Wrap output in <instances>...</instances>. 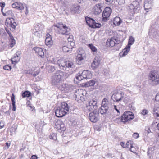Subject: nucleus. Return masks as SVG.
<instances>
[{"mask_svg": "<svg viewBox=\"0 0 159 159\" xmlns=\"http://www.w3.org/2000/svg\"><path fill=\"white\" fill-rule=\"evenodd\" d=\"M101 59L100 58L96 57L94 59L93 62L91 64V67L93 69L98 68L100 64Z\"/></svg>", "mask_w": 159, "mask_h": 159, "instance_id": "nucleus-15", "label": "nucleus"}, {"mask_svg": "<svg viewBox=\"0 0 159 159\" xmlns=\"http://www.w3.org/2000/svg\"><path fill=\"white\" fill-rule=\"evenodd\" d=\"M88 46L93 52H96L97 49L92 44H89Z\"/></svg>", "mask_w": 159, "mask_h": 159, "instance_id": "nucleus-43", "label": "nucleus"}, {"mask_svg": "<svg viewBox=\"0 0 159 159\" xmlns=\"http://www.w3.org/2000/svg\"><path fill=\"white\" fill-rule=\"evenodd\" d=\"M12 105L13 106L12 110L13 111H16V108L15 105V102H12Z\"/></svg>", "mask_w": 159, "mask_h": 159, "instance_id": "nucleus-63", "label": "nucleus"}, {"mask_svg": "<svg viewBox=\"0 0 159 159\" xmlns=\"http://www.w3.org/2000/svg\"><path fill=\"white\" fill-rule=\"evenodd\" d=\"M55 26L58 28V31L60 34L68 35L70 33V29L63 24L58 23Z\"/></svg>", "mask_w": 159, "mask_h": 159, "instance_id": "nucleus-5", "label": "nucleus"}, {"mask_svg": "<svg viewBox=\"0 0 159 159\" xmlns=\"http://www.w3.org/2000/svg\"><path fill=\"white\" fill-rule=\"evenodd\" d=\"M108 100L105 98L103 99L102 103L101 106L105 107H109L108 106Z\"/></svg>", "mask_w": 159, "mask_h": 159, "instance_id": "nucleus-38", "label": "nucleus"}, {"mask_svg": "<svg viewBox=\"0 0 159 159\" xmlns=\"http://www.w3.org/2000/svg\"><path fill=\"white\" fill-rule=\"evenodd\" d=\"M5 11L4 12L3 11H1L4 16H7L12 15L13 14V12L11 10H7L6 9H5Z\"/></svg>", "mask_w": 159, "mask_h": 159, "instance_id": "nucleus-30", "label": "nucleus"}, {"mask_svg": "<svg viewBox=\"0 0 159 159\" xmlns=\"http://www.w3.org/2000/svg\"><path fill=\"white\" fill-rule=\"evenodd\" d=\"M108 108L109 107H107L101 106L100 108L99 109L98 111L101 114H103L107 112Z\"/></svg>", "mask_w": 159, "mask_h": 159, "instance_id": "nucleus-32", "label": "nucleus"}, {"mask_svg": "<svg viewBox=\"0 0 159 159\" xmlns=\"http://www.w3.org/2000/svg\"><path fill=\"white\" fill-rule=\"evenodd\" d=\"M45 43L49 47H51L53 45V43L52 39L51 36L49 34L46 35Z\"/></svg>", "mask_w": 159, "mask_h": 159, "instance_id": "nucleus-17", "label": "nucleus"}, {"mask_svg": "<svg viewBox=\"0 0 159 159\" xmlns=\"http://www.w3.org/2000/svg\"><path fill=\"white\" fill-rule=\"evenodd\" d=\"M122 22V20L119 17H116L114 19L113 24L115 26L120 25Z\"/></svg>", "mask_w": 159, "mask_h": 159, "instance_id": "nucleus-29", "label": "nucleus"}, {"mask_svg": "<svg viewBox=\"0 0 159 159\" xmlns=\"http://www.w3.org/2000/svg\"><path fill=\"white\" fill-rule=\"evenodd\" d=\"M61 69L66 70L67 68H73L75 67V65L72 61H66L64 59L58 60L57 62Z\"/></svg>", "mask_w": 159, "mask_h": 159, "instance_id": "nucleus-3", "label": "nucleus"}, {"mask_svg": "<svg viewBox=\"0 0 159 159\" xmlns=\"http://www.w3.org/2000/svg\"><path fill=\"white\" fill-rule=\"evenodd\" d=\"M124 93L121 92L120 93H115L111 96L112 99L116 102L120 101L123 98Z\"/></svg>", "mask_w": 159, "mask_h": 159, "instance_id": "nucleus-10", "label": "nucleus"}, {"mask_svg": "<svg viewBox=\"0 0 159 159\" xmlns=\"http://www.w3.org/2000/svg\"><path fill=\"white\" fill-rule=\"evenodd\" d=\"M72 11L75 13H78L81 11L80 7L78 5H75L73 7Z\"/></svg>", "mask_w": 159, "mask_h": 159, "instance_id": "nucleus-35", "label": "nucleus"}, {"mask_svg": "<svg viewBox=\"0 0 159 159\" xmlns=\"http://www.w3.org/2000/svg\"><path fill=\"white\" fill-rule=\"evenodd\" d=\"M44 25L41 23H38L35 24L34 27L32 30L39 31H41L43 28Z\"/></svg>", "mask_w": 159, "mask_h": 159, "instance_id": "nucleus-26", "label": "nucleus"}, {"mask_svg": "<svg viewBox=\"0 0 159 159\" xmlns=\"http://www.w3.org/2000/svg\"><path fill=\"white\" fill-rule=\"evenodd\" d=\"M149 35L155 39H158L159 33L155 29L151 27L149 31Z\"/></svg>", "mask_w": 159, "mask_h": 159, "instance_id": "nucleus-18", "label": "nucleus"}, {"mask_svg": "<svg viewBox=\"0 0 159 159\" xmlns=\"http://www.w3.org/2000/svg\"><path fill=\"white\" fill-rule=\"evenodd\" d=\"M111 13V10L109 7H106L102 13V20L103 21L106 22L109 20V17Z\"/></svg>", "mask_w": 159, "mask_h": 159, "instance_id": "nucleus-8", "label": "nucleus"}, {"mask_svg": "<svg viewBox=\"0 0 159 159\" xmlns=\"http://www.w3.org/2000/svg\"><path fill=\"white\" fill-rule=\"evenodd\" d=\"M114 109L117 111L118 113H120L119 108L118 106L116 105H114Z\"/></svg>", "mask_w": 159, "mask_h": 159, "instance_id": "nucleus-57", "label": "nucleus"}, {"mask_svg": "<svg viewBox=\"0 0 159 159\" xmlns=\"http://www.w3.org/2000/svg\"><path fill=\"white\" fill-rule=\"evenodd\" d=\"M68 105L65 102H62L61 105L55 111L56 116L58 117H61L65 115L69 111Z\"/></svg>", "mask_w": 159, "mask_h": 159, "instance_id": "nucleus-2", "label": "nucleus"}, {"mask_svg": "<svg viewBox=\"0 0 159 159\" xmlns=\"http://www.w3.org/2000/svg\"><path fill=\"white\" fill-rule=\"evenodd\" d=\"M133 137L135 139H137L139 137V134L137 133H134L133 135Z\"/></svg>", "mask_w": 159, "mask_h": 159, "instance_id": "nucleus-58", "label": "nucleus"}, {"mask_svg": "<svg viewBox=\"0 0 159 159\" xmlns=\"http://www.w3.org/2000/svg\"><path fill=\"white\" fill-rule=\"evenodd\" d=\"M95 81L93 80H91L90 81L86 83V86L87 87L93 86L94 85Z\"/></svg>", "mask_w": 159, "mask_h": 159, "instance_id": "nucleus-42", "label": "nucleus"}, {"mask_svg": "<svg viewBox=\"0 0 159 159\" xmlns=\"http://www.w3.org/2000/svg\"><path fill=\"white\" fill-rule=\"evenodd\" d=\"M90 120L92 122H96L99 119V113L97 112H91L89 114Z\"/></svg>", "mask_w": 159, "mask_h": 159, "instance_id": "nucleus-12", "label": "nucleus"}, {"mask_svg": "<svg viewBox=\"0 0 159 159\" xmlns=\"http://www.w3.org/2000/svg\"><path fill=\"white\" fill-rule=\"evenodd\" d=\"M49 138L52 140H56L57 139V137L56 136V134H55L53 133L52 134H51L49 136Z\"/></svg>", "mask_w": 159, "mask_h": 159, "instance_id": "nucleus-48", "label": "nucleus"}, {"mask_svg": "<svg viewBox=\"0 0 159 159\" xmlns=\"http://www.w3.org/2000/svg\"><path fill=\"white\" fill-rule=\"evenodd\" d=\"M12 6L13 8H16L18 10H20V2H15L12 5Z\"/></svg>", "mask_w": 159, "mask_h": 159, "instance_id": "nucleus-39", "label": "nucleus"}, {"mask_svg": "<svg viewBox=\"0 0 159 159\" xmlns=\"http://www.w3.org/2000/svg\"><path fill=\"white\" fill-rule=\"evenodd\" d=\"M4 124L3 121L0 122V129L3 128L4 126Z\"/></svg>", "mask_w": 159, "mask_h": 159, "instance_id": "nucleus-61", "label": "nucleus"}, {"mask_svg": "<svg viewBox=\"0 0 159 159\" xmlns=\"http://www.w3.org/2000/svg\"><path fill=\"white\" fill-rule=\"evenodd\" d=\"M148 79L151 84L156 85L159 84V75L156 71H151L149 74Z\"/></svg>", "mask_w": 159, "mask_h": 159, "instance_id": "nucleus-4", "label": "nucleus"}, {"mask_svg": "<svg viewBox=\"0 0 159 159\" xmlns=\"http://www.w3.org/2000/svg\"><path fill=\"white\" fill-rule=\"evenodd\" d=\"M116 41L117 43H118L117 39L115 37L108 39L106 42V45L107 47H113L116 44Z\"/></svg>", "mask_w": 159, "mask_h": 159, "instance_id": "nucleus-16", "label": "nucleus"}, {"mask_svg": "<svg viewBox=\"0 0 159 159\" xmlns=\"http://www.w3.org/2000/svg\"><path fill=\"white\" fill-rule=\"evenodd\" d=\"M120 145L124 148H126V145L123 142H120Z\"/></svg>", "mask_w": 159, "mask_h": 159, "instance_id": "nucleus-64", "label": "nucleus"}, {"mask_svg": "<svg viewBox=\"0 0 159 159\" xmlns=\"http://www.w3.org/2000/svg\"><path fill=\"white\" fill-rule=\"evenodd\" d=\"M18 55H19V54L18 53L15 54L14 57L11 58V61L12 63L14 62L17 63L20 59V57H19V56Z\"/></svg>", "mask_w": 159, "mask_h": 159, "instance_id": "nucleus-34", "label": "nucleus"}, {"mask_svg": "<svg viewBox=\"0 0 159 159\" xmlns=\"http://www.w3.org/2000/svg\"><path fill=\"white\" fill-rule=\"evenodd\" d=\"M55 127L58 130L64 131L65 130L64 124L60 121H57L55 123Z\"/></svg>", "mask_w": 159, "mask_h": 159, "instance_id": "nucleus-21", "label": "nucleus"}, {"mask_svg": "<svg viewBox=\"0 0 159 159\" xmlns=\"http://www.w3.org/2000/svg\"><path fill=\"white\" fill-rule=\"evenodd\" d=\"M76 78L77 79L79 80L80 81H81L83 79H85V77H84L83 76V75L81 74V73H79L77 74Z\"/></svg>", "mask_w": 159, "mask_h": 159, "instance_id": "nucleus-40", "label": "nucleus"}, {"mask_svg": "<svg viewBox=\"0 0 159 159\" xmlns=\"http://www.w3.org/2000/svg\"><path fill=\"white\" fill-rule=\"evenodd\" d=\"M141 2H139L137 1H133L131 4H130L129 7L131 12H134L139 7Z\"/></svg>", "mask_w": 159, "mask_h": 159, "instance_id": "nucleus-11", "label": "nucleus"}, {"mask_svg": "<svg viewBox=\"0 0 159 159\" xmlns=\"http://www.w3.org/2000/svg\"><path fill=\"white\" fill-rule=\"evenodd\" d=\"M40 72V70L37 68H33L27 71L26 73L31 75L34 77L37 75Z\"/></svg>", "mask_w": 159, "mask_h": 159, "instance_id": "nucleus-19", "label": "nucleus"}, {"mask_svg": "<svg viewBox=\"0 0 159 159\" xmlns=\"http://www.w3.org/2000/svg\"><path fill=\"white\" fill-rule=\"evenodd\" d=\"M148 113V111L146 109H143L142 110L141 113L142 115H145L147 114Z\"/></svg>", "mask_w": 159, "mask_h": 159, "instance_id": "nucleus-56", "label": "nucleus"}, {"mask_svg": "<svg viewBox=\"0 0 159 159\" xmlns=\"http://www.w3.org/2000/svg\"><path fill=\"white\" fill-rule=\"evenodd\" d=\"M101 26V25L99 23H96L94 21V22L93 25V26L92 28H99Z\"/></svg>", "mask_w": 159, "mask_h": 159, "instance_id": "nucleus-46", "label": "nucleus"}, {"mask_svg": "<svg viewBox=\"0 0 159 159\" xmlns=\"http://www.w3.org/2000/svg\"><path fill=\"white\" fill-rule=\"evenodd\" d=\"M129 100V97L126 95H125L124 93L123 98L122 99V100H123L125 102H127Z\"/></svg>", "mask_w": 159, "mask_h": 159, "instance_id": "nucleus-44", "label": "nucleus"}, {"mask_svg": "<svg viewBox=\"0 0 159 159\" xmlns=\"http://www.w3.org/2000/svg\"><path fill=\"white\" fill-rule=\"evenodd\" d=\"M134 117V114L132 112L126 111L122 116V120H123V123L125 124L132 120Z\"/></svg>", "mask_w": 159, "mask_h": 159, "instance_id": "nucleus-7", "label": "nucleus"}, {"mask_svg": "<svg viewBox=\"0 0 159 159\" xmlns=\"http://www.w3.org/2000/svg\"><path fill=\"white\" fill-rule=\"evenodd\" d=\"M153 114L157 119H159V104H156L155 105L153 109Z\"/></svg>", "mask_w": 159, "mask_h": 159, "instance_id": "nucleus-24", "label": "nucleus"}, {"mask_svg": "<svg viewBox=\"0 0 159 159\" xmlns=\"http://www.w3.org/2000/svg\"><path fill=\"white\" fill-rule=\"evenodd\" d=\"M153 152L152 148H148V150L147 152L149 156L150 157H151V156L152 155V153Z\"/></svg>", "mask_w": 159, "mask_h": 159, "instance_id": "nucleus-52", "label": "nucleus"}, {"mask_svg": "<svg viewBox=\"0 0 159 159\" xmlns=\"http://www.w3.org/2000/svg\"><path fill=\"white\" fill-rule=\"evenodd\" d=\"M55 70V69L54 66H50V70L51 72H54Z\"/></svg>", "mask_w": 159, "mask_h": 159, "instance_id": "nucleus-60", "label": "nucleus"}, {"mask_svg": "<svg viewBox=\"0 0 159 159\" xmlns=\"http://www.w3.org/2000/svg\"><path fill=\"white\" fill-rule=\"evenodd\" d=\"M85 20L88 26L92 28L95 21L93 19L88 17H86Z\"/></svg>", "mask_w": 159, "mask_h": 159, "instance_id": "nucleus-28", "label": "nucleus"}, {"mask_svg": "<svg viewBox=\"0 0 159 159\" xmlns=\"http://www.w3.org/2000/svg\"><path fill=\"white\" fill-rule=\"evenodd\" d=\"M134 41V39L132 36L129 37L128 43L127 46L130 47V45L133 44Z\"/></svg>", "mask_w": 159, "mask_h": 159, "instance_id": "nucleus-36", "label": "nucleus"}, {"mask_svg": "<svg viewBox=\"0 0 159 159\" xmlns=\"http://www.w3.org/2000/svg\"><path fill=\"white\" fill-rule=\"evenodd\" d=\"M32 33L39 38L42 36L41 31L32 30Z\"/></svg>", "mask_w": 159, "mask_h": 159, "instance_id": "nucleus-37", "label": "nucleus"}, {"mask_svg": "<svg viewBox=\"0 0 159 159\" xmlns=\"http://www.w3.org/2000/svg\"><path fill=\"white\" fill-rule=\"evenodd\" d=\"M25 9L24 11H22L21 12L20 11V13H25V15H26L28 13V11L27 10V8L26 5L24 4H20V10H22L23 9Z\"/></svg>", "mask_w": 159, "mask_h": 159, "instance_id": "nucleus-33", "label": "nucleus"}, {"mask_svg": "<svg viewBox=\"0 0 159 159\" xmlns=\"http://www.w3.org/2000/svg\"><path fill=\"white\" fill-rule=\"evenodd\" d=\"M102 5V4L98 3L96 4L94 6L93 9V11L94 14L98 15L102 11L101 9Z\"/></svg>", "mask_w": 159, "mask_h": 159, "instance_id": "nucleus-13", "label": "nucleus"}, {"mask_svg": "<svg viewBox=\"0 0 159 159\" xmlns=\"http://www.w3.org/2000/svg\"><path fill=\"white\" fill-rule=\"evenodd\" d=\"M30 96V93L29 91H26L22 94V96L24 97H28Z\"/></svg>", "mask_w": 159, "mask_h": 159, "instance_id": "nucleus-45", "label": "nucleus"}, {"mask_svg": "<svg viewBox=\"0 0 159 159\" xmlns=\"http://www.w3.org/2000/svg\"><path fill=\"white\" fill-rule=\"evenodd\" d=\"M3 68L5 70H10L11 69V67L9 65H7L3 66Z\"/></svg>", "mask_w": 159, "mask_h": 159, "instance_id": "nucleus-49", "label": "nucleus"}, {"mask_svg": "<svg viewBox=\"0 0 159 159\" xmlns=\"http://www.w3.org/2000/svg\"><path fill=\"white\" fill-rule=\"evenodd\" d=\"M76 63L78 64H81L84 59V57L81 54L79 53L76 57Z\"/></svg>", "mask_w": 159, "mask_h": 159, "instance_id": "nucleus-27", "label": "nucleus"}, {"mask_svg": "<svg viewBox=\"0 0 159 159\" xmlns=\"http://www.w3.org/2000/svg\"><path fill=\"white\" fill-rule=\"evenodd\" d=\"M11 100L12 102H15V96L13 93L12 94Z\"/></svg>", "mask_w": 159, "mask_h": 159, "instance_id": "nucleus-62", "label": "nucleus"}, {"mask_svg": "<svg viewBox=\"0 0 159 159\" xmlns=\"http://www.w3.org/2000/svg\"><path fill=\"white\" fill-rule=\"evenodd\" d=\"M133 145V142L131 140L128 141L126 144V148H128L129 149Z\"/></svg>", "mask_w": 159, "mask_h": 159, "instance_id": "nucleus-47", "label": "nucleus"}, {"mask_svg": "<svg viewBox=\"0 0 159 159\" xmlns=\"http://www.w3.org/2000/svg\"><path fill=\"white\" fill-rule=\"evenodd\" d=\"M129 149L131 152L134 153H135L137 151L136 148L133 146V145L129 148Z\"/></svg>", "mask_w": 159, "mask_h": 159, "instance_id": "nucleus-51", "label": "nucleus"}, {"mask_svg": "<svg viewBox=\"0 0 159 159\" xmlns=\"http://www.w3.org/2000/svg\"><path fill=\"white\" fill-rule=\"evenodd\" d=\"M114 121L115 123L119 124L121 122H123V120H122V116L121 118H117L115 119Z\"/></svg>", "mask_w": 159, "mask_h": 159, "instance_id": "nucleus-50", "label": "nucleus"}, {"mask_svg": "<svg viewBox=\"0 0 159 159\" xmlns=\"http://www.w3.org/2000/svg\"><path fill=\"white\" fill-rule=\"evenodd\" d=\"M64 74V73L61 70H57L51 76V84L53 86L58 87L62 80Z\"/></svg>", "mask_w": 159, "mask_h": 159, "instance_id": "nucleus-1", "label": "nucleus"}, {"mask_svg": "<svg viewBox=\"0 0 159 159\" xmlns=\"http://www.w3.org/2000/svg\"><path fill=\"white\" fill-rule=\"evenodd\" d=\"M34 50L36 53L41 58L44 57V52L43 50L41 48L35 47L34 48Z\"/></svg>", "mask_w": 159, "mask_h": 159, "instance_id": "nucleus-22", "label": "nucleus"}, {"mask_svg": "<svg viewBox=\"0 0 159 159\" xmlns=\"http://www.w3.org/2000/svg\"><path fill=\"white\" fill-rule=\"evenodd\" d=\"M155 100L156 101L159 102V93L156 95Z\"/></svg>", "mask_w": 159, "mask_h": 159, "instance_id": "nucleus-59", "label": "nucleus"}, {"mask_svg": "<svg viewBox=\"0 0 159 159\" xmlns=\"http://www.w3.org/2000/svg\"><path fill=\"white\" fill-rule=\"evenodd\" d=\"M152 6V4L148 2L147 1H145L144 7L145 10L150 9Z\"/></svg>", "mask_w": 159, "mask_h": 159, "instance_id": "nucleus-31", "label": "nucleus"}, {"mask_svg": "<svg viewBox=\"0 0 159 159\" xmlns=\"http://www.w3.org/2000/svg\"><path fill=\"white\" fill-rule=\"evenodd\" d=\"M97 104V101L95 99L89 100L86 104V110L89 111L96 110L98 107Z\"/></svg>", "mask_w": 159, "mask_h": 159, "instance_id": "nucleus-6", "label": "nucleus"}, {"mask_svg": "<svg viewBox=\"0 0 159 159\" xmlns=\"http://www.w3.org/2000/svg\"><path fill=\"white\" fill-rule=\"evenodd\" d=\"M130 47L126 46L125 48L123 49L122 51L119 53V56L120 57H123L127 55L130 50Z\"/></svg>", "mask_w": 159, "mask_h": 159, "instance_id": "nucleus-23", "label": "nucleus"}, {"mask_svg": "<svg viewBox=\"0 0 159 159\" xmlns=\"http://www.w3.org/2000/svg\"><path fill=\"white\" fill-rule=\"evenodd\" d=\"M72 49L71 47L70 48L66 46H64L62 47L63 51L65 52H69V51H71Z\"/></svg>", "mask_w": 159, "mask_h": 159, "instance_id": "nucleus-41", "label": "nucleus"}, {"mask_svg": "<svg viewBox=\"0 0 159 159\" xmlns=\"http://www.w3.org/2000/svg\"><path fill=\"white\" fill-rule=\"evenodd\" d=\"M75 88L72 85L68 84H64L60 88V90L63 93H66L71 92Z\"/></svg>", "mask_w": 159, "mask_h": 159, "instance_id": "nucleus-9", "label": "nucleus"}, {"mask_svg": "<svg viewBox=\"0 0 159 159\" xmlns=\"http://www.w3.org/2000/svg\"><path fill=\"white\" fill-rule=\"evenodd\" d=\"M74 95L76 98L82 100L84 99L83 90L79 89L76 91Z\"/></svg>", "mask_w": 159, "mask_h": 159, "instance_id": "nucleus-20", "label": "nucleus"}, {"mask_svg": "<svg viewBox=\"0 0 159 159\" xmlns=\"http://www.w3.org/2000/svg\"><path fill=\"white\" fill-rule=\"evenodd\" d=\"M81 74L83 75V76L85 77V79H90L92 77V74L91 72L87 70H84Z\"/></svg>", "mask_w": 159, "mask_h": 159, "instance_id": "nucleus-25", "label": "nucleus"}, {"mask_svg": "<svg viewBox=\"0 0 159 159\" xmlns=\"http://www.w3.org/2000/svg\"><path fill=\"white\" fill-rule=\"evenodd\" d=\"M5 23L6 24H7L8 26H10L13 29H15L17 25L16 23L15 22L14 19L11 18L7 19Z\"/></svg>", "mask_w": 159, "mask_h": 159, "instance_id": "nucleus-14", "label": "nucleus"}, {"mask_svg": "<svg viewBox=\"0 0 159 159\" xmlns=\"http://www.w3.org/2000/svg\"><path fill=\"white\" fill-rule=\"evenodd\" d=\"M11 41V44H10V46L11 47H12L15 44V40L14 39H10Z\"/></svg>", "mask_w": 159, "mask_h": 159, "instance_id": "nucleus-55", "label": "nucleus"}, {"mask_svg": "<svg viewBox=\"0 0 159 159\" xmlns=\"http://www.w3.org/2000/svg\"><path fill=\"white\" fill-rule=\"evenodd\" d=\"M116 2H117L118 4L120 5H121L125 3V0H117Z\"/></svg>", "mask_w": 159, "mask_h": 159, "instance_id": "nucleus-53", "label": "nucleus"}, {"mask_svg": "<svg viewBox=\"0 0 159 159\" xmlns=\"http://www.w3.org/2000/svg\"><path fill=\"white\" fill-rule=\"evenodd\" d=\"M5 6V3L4 2H0V6L1 7V11H3V9Z\"/></svg>", "mask_w": 159, "mask_h": 159, "instance_id": "nucleus-54", "label": "nucleus"}]
</instances>
